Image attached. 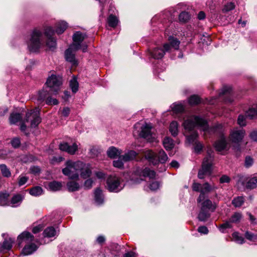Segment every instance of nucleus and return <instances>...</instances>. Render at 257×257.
Segmentation results:
<instances>
[{"label":"nucleus","instance_id":"f257e3e1","mask_svg":"<svg viewBox=\"0 0 257 257\" xmlns=\"http://www.w3.org/2000/svg\"><path fill=\"white\" fill-rule=\"evenodd\" d=\"M45 34L39 29H35L28 36L26 42L30 52H36L45 45Z\"/></svg>","mask_w":257,"mask_h":257},{"label":"nucleus","instance_id":"f03ea898","mask_svg":"<svg viewBox=\"0 0 257 257\" xmlns=\"http://www.w3.org/2000/svg\"><path fill=\"white\" fill-rule=\"evenodd\" d=\"M66 167L62 169L64 175L70 179H76L78 178L80 169L83 166V163L81 161L73 162L68 160L66 162Z\"/></svg>","mask_w":257,"mask_h":257},{"label":"nucleus","instance_id":"7ed1b4c3","mask_svg":"<svg viewBox=\"0 0 257 257\" xmlns=\"http://www.w3.org/2000/svg\"><path fill=\"white\" fill-rule=\"evenodd\" d=\"M183 124L184 128L189 132L193 131L196 126L202 127L203 130L208 127L207 121L204 119L195 115L188 117L184 120Z\"/></svg>","mask_w":257,"mask_h":257},{"label":"nucleus","instance_id":"20e7f679","mask_svg":"<svg viewBox=\"0 0 257 257\" xmlns=\"http://www.w3.org/2000/svg\"><path fill=\"white\" fill-rule=\"evenodd\" d=\"M145 157L153 165H156L159 163L164 164L168 159L163 150H160L158 153L149 150L146 152Z\"/></svg>","mask_w":257,"mask_h":257},{"label":"nucleus","instance_id":"39448f33","mask_svg":"<svg viewBox=\"0 0 257 257\" xmlns=\"http://www.w3.org/2000/svg\"><path fill=\"white\" fill-rule=\"evenodd\" d=\"M210 151H207V156L204 158L202 168L198 172V177L199 179H204L205 176H209L211 174L213 156L211 155Z\"/></svg>","mask_w":257,"mask_h":257},{"label":"nucleus","instance_id":"423d86ee","mask_svg":"<svg viewBox=\"0 0 257 257\" xmlns=\"http://www.w3.org/2000/svg\"><path fill=\"white\" fill-rule=\"evenodd\" d=\"M107 189L110 192H118L124 187L123 180L115 175L109 176L106 180Z\"/></svg>","mask_w":257,"mask_h":257},{"label":"nucleus","instance_id":"0eeeda50","mask_svg":"<svg viewBox=\"0 0 257 257\" xmlns=\"http://www.w3.org/2000/svg\"><path fill=\"white\" fill-rule=\"evenodd\" d=\"M134 175V176H133L131 178V181L135 183H140L144 180L143 178L144 177H148L150 179L155 178L156 173L154 171L148 168H146L144 170L138 168L135 172Z\"/></svg>","mask_w":257,"mask_h":257},{"label":"nucleus","instance_id":"6e6552de","mask_svg":"<svg viewBox=\"0 0 257 257\" xmlns=\"http://www.w3.org/2000/svg\"><path fill=\"white\" fill-rule=\"evenodd\" d=\"M46 84L47 86V88L51 92V94L56 95L62 84V78L60 76L52 75L47 79Z\"/></svg>","mask_w":257,"mask_h":257},{"label":"nucleus","instance_id":"1a4fd4ad","mask_svg":"<svg viewBox=\"0 0 257 257\" xmlns=\"http://www.w3.org/2000/svg\"><path fill=\"white\" fill-rule=\"evenodd\" d=\"M24 121L30 122L31 127H36L41 122V118L40 116V109L35 108L33 110L28 112L26 115Z\"/></svg>","mask_w":257,"mask_h":257},{"label":"nucleus","instance_id":"9d476101","mask_svg":"<svg viewBox=\"0 0 257 257\" xmlns=\"http://www.w3.org/2000/svg\"><path fill=\"white\" fill-rule=\"evenodd\" d=\"M55 31L51 27H46L44 29V34L47 37L46 45L52 50L56 47V39L52 37Z\"/></svg>","mask_w":257,"mask_h":257},{"label":"nucleus","instance_id":"9b49d317","mask_svg":"<svg viewBox=\"0 0 257 257\" xmlns=\"http://www.w3.org/2000/svg\"><path fill=\"white\" fill-rule=\"evenodd\" d=\"M86 38L85 33L80 31L76 32L73 35V43L71 45L74 47L75 51H77L81 48V44L83 40Z\"/></svg>","mask_w":257,"mask_h":257},{"label":"nucleus","instance_id":"f8f14e48","mask_svg":"<svg viewBox=\"0 0 257 257\" xmlns=\"http://www.w3.org/2000/svg\"><path fill=\"white\" fill-rule=\"evenodd\" d=\"M170 50L169 44L166 43L163 46V49L156 48L149 52L150 55L154 59H159L163 57L165 52Z\"/></svg>","mask_w":257,"mask_h":257},{"label":"nucleus","instance_id":"ddd939ff","mask_svg":"<svg viewBox=\"0 0 257 257\" xmlns=\"http://www.w3.org/2000/svg\"><path fill=\"white\" fill-rule=\"evenodd\" d=\"M214 147L217 152L226 151L229 149L228 144L223 135H222L220 138L214 143Z\"/></svg>","mask_w":257,"mask_h":257},{"label":"nucleus","instance_id":"4468645a","mask_svg":"<svg viewBox=\"0 0 257 257\" xmlns=\"http://www.w3.org/2000/svg\"><path fill=\"white\" fill-rule=\"evenodd\" d=\"M244 134L245 131L243 129L234 130L230 135V140L233 143H238L242 141Z\"/></svg>","mask_w":257,"mask_h":257},{"label":"nucleus","instance_id":"2eb2a0df","mask_svg":"<svg viewBox=\"0 0 257 257\" xmlns=\"http://www.w3.org/2000/svg\"><path fill=\"white\" fill-rule=\"evenodd\" d=\"M215 188L214 187H212L209 185V184L207 182L205 183L201 186V188L200 190V194L198 197L197 201L198 203H201L202 201L205 199V193H209Z\"/></svg>","mask_w":257,"mask_h":257},{"label":"nucleus","instance_id":"dca6fc26","mask_svg":"<svg viewBox=\"0 0 257 257\" xmlns=\"http://www.w3.org/2000/svg\"><path fill=\"white\" fill-rule=\"evenodd\" d=\"M59 149L62 151H65L69 154L73 155L78 150V146L76 143L69 145L67 143H63L59 145Z\"/></svg>","mask_w":257,"mask_h":257},{"label":"nucleus","instance_id":"f3484780","mask_svg":"<svg viewBox=\"0 0 257 257\" xmlns=\"http://www.w3.org/2000/svg\"><path fill=\"white\" fill-rule=\"evenodd\" d=\"M34 236L29 232L24 231L18 237V244L19 246L21 245L22 242L29 243L34 240Z\"/></svg>","mask_w":257,"mask_h":257},{"label":"nucleus","instance_id":"a211bd4d","mask_svg":"<svg viewBox=\"0 0 257 257\" xmlns=\"http://www.w3.org/2000/svg\"><path fill=\"white\" fill-rule=\"evenodd\" d=\"M201 208L214 212L217 208V204L215 202H212L210 199H204L201 202Z\"/></svg>","mask_w":257,"mask_h":257},{"label":"nucleus","instance_id":"6ab92c4d","mask_svg":"<svg viewBox=\"0 0 257 257\" xmlns=\"http://www.w3.org/2000/svg\"><path fill=\"white\" fill-rule=\"evenodd\" d=\"M14 242V239L12 238L5 239L2 243H0V252H6L10 250L12 248Z\"/></svg>","mask_w":257,"mask_h":257},{"label":"nucleus","instance_id":"aec40b11","mask_svg":"<svg viewBox=\"0 0 257 257\" xmlns=\"http://www.w3.org/2000/svg\"><path fill=\"white\" fill-rule=\"evenodd\" d=\"M76 51H75L74 49V47L70 45L65 52V57L66 60L68 62L74 64L75 62V57L73 52Z\"/></svg>","mask_w":257,"mask_h":257},{"label":"nucleus","instance_id":"412c9836","mask_svg":"<svg viewBox=\"0 0 257 257\" xmlns=\"http://www.w3.org/2000/svg\"><path fill=\"white\" fill-rule=\"evenodd\" d=\"M152 126L150 124L146 123L145 125L141 127V132L140 136L145 139H149L151 137Z\"/></svg>","mask_w":257,"mask_h":257},{"label":"nucleus","instance_id":"4be33fe9","mask_svg":"<svg viewBox=\"0 0 257 257\" xmlns=\"http://www.w3.org/2000/svg\"><path fill=\"white\" fill-rule=\"evenodd\" d=\"M24 198V196L22 194H16L12 198L11 201H9V204L8 205H10L13 207H17L21 204Z\"/></svg>","mask_w":257,"mask_h":257},{"label":"nucleus","instance_id":"5701e85b","mask_svg":"<svg viewBox=\"0 0 257 257\" xmlns=\"http://www.w3.org/2000/svg\"><path fill=\"white\" fill-rule=\"evenodd\" d=\"M46 89H42L39 91L38 95L37 96V100L38 103H41L44 101L46 98L48 97L50 95H53V94H51V92L49 91V89L47 88Z\"/></svg>","mask_w":257,"mask_h":257},{"label":"nucleus","instance_id":"b1692460","mask_svg":"<svg viewBox=\"0 0 257 257\" xmlns=\"http://www.w3.org/2000/svg\"><path fill=\"white\" fill-rule=\"evenodd\" d=\"M231 88L230 86H224L221 91L219 93V96L221 95H230L231 92ZM224 101L226 102H231L233 101V99L232 97H231L230 96H228L227 98H224Z\"/></svg>","mask_w":257,"mask_h":257},{"label":"nucleus","instance_id":"393cba45","mask_svg":"<svg viewBox=\"0 0 257 257\" xmlns=\"http://www.w3.org/2000/svg\"><path fill=\"white\" fill-rule=\"evenodd\" d=\"M38 248V246L34 243L26 245L23 249V253L25 255H29L33 253Z\"/></svg>","mask_w":257,"mask_h":257},{"label":"nucleus","instance_id":"a878e982","mask_svg":"<svg viewBox=\"0 0 257 257\" xmlns=\"http://www.w3.org/2000/svg\"><path fill=\"white\" fill-rule=\"evenodd\" d=\"M211 212L200 208V210L198 215V219L200 221H205L211 215Z\"/></svg>","mask_w":257,"mask_h":257},{"label":"nucleus","instance_id":"bb28decb","mask_svg":"<svg viewBox=\"0 0 257 257\" xmlns=\"http://www.w3.org/2000/svg\"><path fill=\"white\" fill-rule=\"evenodd\" d=\"M121 151L114 147H110L107 151V155L110 158H115L119 156Z\"/></svg>","mask_w":257,"mask_h":257},{"label":"nucleus","instance_id":"cd10ccee","mask_svg":"<svg viewBox=\"0 0 257 257\" xmlns=\"http://www.w3.org/2000/svg\"><path fill=\"white\" fill-rule=\"evenodd\" d=\"M94 200L95 202L98 205L103 203L104 197L102 191L99 188H97L94 191Z\"/></svg>","mask_w":257,"mask_h":257},{"label":"nucleus","instance_id":"c85d7f7f","mask_svg":"<svg viewBox=\"0 0 257 257\" xmlns=\"http://www.w3.org/2000/svg\"><path fill=\"white\" fill-rule=\"evenodd\" d=\"M79 174L82 178L86 179L91 175V171L88 165L83 163L82 168L80 169Z\"/></svg>","mask_w":257,"mask_h":257},{"label":"nucleus","instance_id":"c756f323","mask_svg":"<svg viewBox=\"0 0 257 257\" xmlns=\"http://www.w3.org/2000/svg\"><path fill=\"white\" fill-rule=\"evenodd\" d=\"M137 154L135 151L131 150L121 156L124 162H127L134 159L136 158Z\"/></svg>","mask_w":257,"mask_h":257},{"label":"nucleus","instance_id":"7c9ffc66","mask_svg":"<svg viewBox=\"0 0 257 257\" xmlns=\"http://www.w3.org/2000/svg\"><path fill=\"white\" fill-rule=\"evenodd\" d=\"M68 27L67 23L64 21H61L57 23L56 33L58 34H62Z\"/></svg>","mask_w":257,"mask_h":257},{"label":"nucleus","instance_id":"2f4dec72","mask_svg":"<svg viewBox=\"0 0 257 257\" xmlns=\"http://www.w3.org/2000/svg\"><path fill=\"white\" fill-rule=\"evenodd\" d=\"M69 86L73 93H75L78 91L79 83L77 81V78L75 76H73L72 78L70 80Z\"/></svg>","mask_w":257,"mask_h":257},{"label":"nucleus","instance_id":"473e14b6","mask_svg":"<svg viewBox=\"0 0 257 257\" xmlns=\"http://www.w3.org/2000/svg\"><path fill=\"white\" fill-rule=\"evenodd\" d=\"M56 234V230L53 226L46 228L43 232V235L45 237H52Z\"/></svg>","mask_w":257,"mask_h":257},{"label":"nucleus","instance_id":"72a5a7b5","mask_svg":"<svg viewBox=\"0 0 257 257\" xmlns=\"http://www.w3.org/2000/svg\"><path fill=\"white\" fill-rule=\"evenodd\" d=\"M169 131L173 137L178 135V124L177 121H173L170 123Z\"/></svg>","mask_w":257,"mask_h":257},{"label":"nucleus","instance_id":"f704fd0d","mask_svg":"<svg viewBox=\"0 0 257 257\" xmlns=\"http://www.w3.org/2000/svg\"><path fill=\"white\" fill-rule=\"evenodd\" d=\"M22 116L19 113H12L11 114L9 120L11 124H16L22 120Z\"/></svg>","mask_w":257,"mask_h":257},{"label":"nucleus","instance_id":"c9c22d12","mask_svg":"<svg viewBox=\"0 0 257 257\" xmlns=\"http://www.w3.org/2000/svg\"><path fill=\"white\" fill-rule=\"evenodd\" d=\"M198 137L197 132L196 131H193L190 135L186 136V138L189 144H193L198 142L197 140Z\"/></svg>","mask_w":257,"mask_h":257},{"label":"nucleus","instance_id":"e433bc0d","mask_svg":"<svg viewBox=\"0 0 257 257\" xmlns=\"http://www.w3.org/2000/svg\"><path fill=\"white\" fill-rule=\"evenodd\" d=\"M9 196L8 193H0V205L5 206L9 204Z\"/></svg>","mask_w":257,"mask_h":257},{"label":"nucleus","instance_id":"4c0bfd02","mask_svg":"<svg viewBox=\"0 0 257 257\" xmlns=\"http://www.w3.org/2000/svg\"><path fill=\"white\" fill-rule=\"evenodd\" d=\"M246 187L247 189H254L257 187V177H254L249 179L246 183Z\"/></svg>","mask_w":257,"mask_h":257},{"label":"nucleus","instance_id":"58836bf2","mask_svg":"<svg viewBox=\"0 0 257 257\" xmlns=\"http://www.w3.org/2000/svg\"><path fill=\"white\" fill-rule=\"evenodd\" d=\"M118 22L117 18L113 15H110L107 19V23L109 27L115 28Z\"/></svg>","mask_w":257,"mask_h":257},{"label":"nucleus","instance_id":"ea45409f","mask_svg":"<svg viewBox=\"0 0 257 257\" xmlns=\"http://www.w3.org/2000/svg\"><path fill=\"white\" fill-rule=\"evenodd\" d=\"M163 145L167 150L172 149L174 147L173 140L169 137H166L163 141Z\"/></svg>","mask_w":257,"mask_h":257},{"label":"nucleus","instance_id":"a19ab883","mask_svg":"<svg viewBox=\"0 0 257 257\" xmlns=\"http://www.w3.org/2000/svg\"><path fill=\"white\" fill-rule=\"evenodd\" d=\"M67 188L70 192H74L79 189V185L78 183L74 181H70L67 183Z\"/></svg>","mask_w":257,"mask_h":257},{"label":"nucleus","instance_id":"79ce46f5","mask_svg":"<svg viewBox=\"0 0 257 257\" xmlns=\"http://www.w3.org/2000/svg\"><path fill=\"white\" fill-rule=\"evenodd\" d=\"M169 44L170 48L171 47L174 48L176 50H178L179 47L180 41L176 38H174L173 37H169Z\"/></svg>","mask_w":257,"mask_h":257},{"label":"nucleus","instance_id":"37998d69","mask_svg":"<svg viewBox=\"0 0 257 257\" xmlns=\"http://www.w3.org/2000/svg\"><path fill=\"white\" fill-rule=\"evenodd\" d=\"M29 193L32 196H39L42 194L43 189L40 186H35L30 189Z\"/></svg>","mask_w":257,"mask_h":257},{"label":"nucleus","instance_id":"c03bdc74","mask_svg":"<svg viewBox=\"0 0 257 257\" xmlns=\"http://www.w3.org/2000/svg\"><path fill=\"white\" fill-rule=\"evenodd\" d=\"M233 240L237 243L243 244L244 242V238L237 232H234L232 234Z\"/></svg>","mask_w":257,"mask_h":257},{"label":"nucleus","instance_id":"a18cd8bd","mask_svg":"<svg viewBox=\"0 0 257 257\" xmlns=\"http://www.w3.org/2000/svg\"><path fill=\"white\" fill-rule=\"evenodd\" d=\"M242 218V214L239 212L234 213L229 219L231 223H238Z\"/></svg>","mask_w":257,"mask_h":257},{"label":"nucleus","instance_id":"49530a36","mask_svg":"<svg viewBox=\"0 0 257 257\" xmlns=\"http://www.w3.org/2000/svg\"><path fill=\"white\" fill-rule=\"evenodd\" d=\"M244 202L243 197L238 196L234 198L232 201V204L235 207H240Z\"/></svg>","mask_w":257,"mask_h":257},{"label":"nucleus","instance_id":"de8ad7c7","mask_svg":"<svg viewBox=\"0 0 257 257\" xmlns=\"http://www.w3.org/2000/svg\"><path fill=\"white\" fill-rule=\"evenodd\" d=\"M171 107L172 109L176 113L182 112L184 110V106L180 103H174Z\"/></svg>","mask_w":257,"mask_h":257},{"label":"nucleus","instance_id":"09e8293b","mask_svg":"<svg viewBox=\"0 0 257 257\" xmlns=\"http://www.w3.org/2000/svg\"><path fill=\"white\" fill-rule=\"evenodd\" d=\"M0 170L4 177H10L11 176V173L6 165H1Z\"/></svg>","mask_w":257,"mask_h":257},{"label":"nucleus","instance_id":"8fccbe9b","mask_svg":"<svg viewBox=\"0 0 257 257\" xmlns=\"http://www.w3.org/2000/svg\"><path fill=\"white\" fill-rule=\"evenodd\" d=\"M188 102L190 105H197L201 102V99L198 95H193L189 98Z\"/></svg>","mask_w":257,"mask_h":257},{"label":"nucleus","instance_id":"3c124183","mask_svg":"<svg viewBox=\"0 0 257 257\" xmlns=\"http://www.w3.org/2000/svg\"><path fill=\"white\" fill-rule=\"evenodd\" d=\"M232 227V223L228 220L221 224L218 227L219 231L222 233L225 232V229Z\"/></svg>","mask_w":257,"mask_h":257},{"label":"nucleus","instance_id":"603ef678","mask_svg":"<svg viewBox=\"0 0 257 257\" xmlns=\"http://www.w3.org/2000/svg\"><path fill=\"white\" fill-rule=\"evenodd\" d=\"M61 187V184L56 181H53L49 184V187L50 189L54 191L59 190Z\"/></svg>","mask_w":257,"mask_h":257},{"label":"nucleus","instance_id":"864d4df0","mask_svg":"<svg viewBox=\"0 0 257 257\" xmlns=\"http://www.w3.org/2000/svg\"><path fill=\"white\" fill-rule=\"evenodd\" d=\"M257 115V109L251 108L245 112V116L249 119H253Z\"/></svg>","mask_w":257,"mask_h":257},{"label":"nucleus","instance_id":"5fc2aeb1","mask_svg":"<svg viewBox=\"0 0 257 257\" xmlns=\"http://www.w3.org/2000/svg\"><path fill=\"white\" fill-rule=\"evenodd\" d=\"M244 236L247 239L250 241H255L257 240V234L248 231L245 232Z\"/></svg>","mask_w":257,"mask_h":257},{"label":"nucleus","instance_id":"6e6d98bb","mask_svg":"<svg viewBox=\"0 0 257 257\" xmlns=\"http://www.w3.org/2000/svg\"><path fill=\"white\" fill-rule=\"evenodd\" d=\"M190 18L189 13L186 12H183L179 16V19L180 22L185 23Z\"/></svg>","mask_w":257,"mask_h":257},{"label":"nucleus","instance_id":"4d7b16f0","mask_svg":"<svg viewBox=\"0 0 257 257\" xmlns=\"http://www.w3.org/2000/svg\"><path fill=\"white\" fill-rule=\"evenodd\" d=\"M123 160L122 158V156H120L118 160H114L113 162V165L114 167L118 168H122L123 167V163L122 162Z\"/></svg>","mask_w":257,"mask_h":257},{"label":"nucleus","instance_id":"13d9d810","mask_svg":"<svg viewBox=\"0 0 257 257\" xmlns=\"http://www.w3.org/2000/svg\"><path fill=\"white\" fill-rule=\"evenodd\" d=\"M29 178L25 176L21 175L18 179V184L19 186L24 185L28 181Z\"/></svg>","mask_w":257,"mask_h":257},{"label":"nucleus","instance_id":"bf43d9fd","mask_svg":"<svg viewBox=\"0 0 257 257\" xmlns=\"http://www.w3.org/2000/svg\"><path fill=\"white\" fill-rule=\"evenodd\" d=\"M21 144L20 139L19 138H15L12 140L11 145L14 148H18Z\"/></svg>","mask_w":257,"mask_h":257},{"label":"nucleus","instance_id":"052dcab7","mask_svg":"<svg viewBox=\"0 0 257 257\" xmlns=\"http://www.w3.org/2000/svg\"><path fill=\"white\" fill-rule=\"evenodd\" d=\"M245 117H246L245 116L243 115H239L237 119V123L238 124L241 126H245L246 125L245 123Z\"/></svg>","mask_w":257,"mask_h":257},{"label":"nucleus","instance_id":"680f3d73","mask_svg":"<svg viewBox=\"0 0 257 257\" xmlns=\"http://www.w3.org/2000/svg\"><path fill=\"white\" fill-rule=\"evenodd\" d=\"M235 8L234 4L233 3H229L226 4L224 6V7L223 9V12H228L231 10H232Z\"/></svg>","mask_w":257,"mask_h":257},{"label":"nucleus","instance_id":"e2e57ef3","mask_svg":"<svg viewBox=\"0 0 257 257\" xmlns=\"http://www.w3.org/2000/svg\"><path fill=\"white\" fill-rule=\"evenodd\" d=\"M194 144V151L196 153H200L203 148V145L200 142H196Z\"/></svg>","mask_w":257,"mask_h":257},{"label":"nucleus","instance_id":"0e129e2a","mask_svg":"<svg viewBox=\"0 0 257 257\" xmlns=\"http://www.w3.org/2000/svg\"><path fill=\"white\" fill-rule=\"evenodd\" d=\"M46 103L49 105H57L58 103V101L56 98H52L50 95L46 99Z\"/></svg>","mask_w":257,"mask_h":257},{"label":"nucleus","instance_id":"69168bd1","mask_svg":"<svg viewBox=\"0 0 257 257\" xmlns=\"http://www.w3.org/2000/svg\"><path fill=\"white\" fill-rule=\"evenodd\" d=\"M46 103L49 105H57L58 103V101L56 98H52L50 95L46 99Z\"/></svg>","mask_w":257,"mask_h":257},{"label":"nucleus","instance_id":"338daca9","mask_svg":"<svg viewBox=\"0 0 257 257\" xmlns=\"http://www.w3.org/2000/svg\"><path fill=\"white\" fill-rule=\"evenodd\" d=\"M253 164V159L249 156H247L245 160V166L247 168L250 167Z\"/></svg>","mask_w":257,"mask_h":257},{"label":"nucleus","instance_id":"774afa93","mask_svg":"<svg viewBox=\"0 0 257 257\" xmlns=\"http://www.w3.org/2000/svg\"><path fill=\"white\" fill-rule=\"evenodd\" d=\"M160 184L157 181L153 182L150 185V188L151 190L155 191L159 188Z\"/></svg>","mask_w":257,"mask_h":257}]
</instances>
